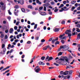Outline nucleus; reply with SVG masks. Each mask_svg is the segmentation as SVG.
<instances>
[{
	"label": "nucleus",
	"mask_w": 80,
	"mask_h": 80,
	"mask_svg": "<svg viewBox=\"0 0 80 80\" xmlns=\"http://www.w3.org/2000/svg\"><path fill=\"white\" fill-rule=\"evenodd\" d=\"M5 44H3L2 45V48L3 49V52L2 51H1L0 52L1 54H2V55H4L5 54V52H6V48H4L5 47Z\"/></svg>",
	"instance_id": "f257e3e1"
},
{
	"label": "nucleus",
	"mask_w": 80,
	"mask_h": 80,
	"mask_svg": "<svg viewBox=\"0 0 80 80\" xmlns=\"http://www.w3.org/2000/svg\"><path fill=\"white\" fill-rule=\"evenodd\" d=\"M48 48L50 50H52V48H51V47H50V46L49 45H48L42 48V50H47V48Z\"/></svg>",
	"instance_id": "f03ea898"
},
{
	"label": "nucleus",
	"mask_w": 80,
	"mask_h": 80,
	"mask_svg": "<svg viewBox=\"0 0 80 80\" xmlns=\"http://www.w3.org/2000/svg\"><path fill=\"white\" fill-rule=\"evenodd\" d=\"M64 60H65V59H62V58H60V59H59L58 60V61H56V63H59L60 64L61 63V62L59 61H64Z\"/></svg>",
	"instance_id": "7ed1b4c3"
},
{
	"label": "nucleus",
	"mask_w": 80,
	"mask_h": 80,
	"mask_svg": "<svg viewBox=\"0 0 80 80\" xmlns=\"http://www.w3.org/2000/svg\"><path fill=\"white\" fill-rule=\"evenodd\" d=\"M68 49H69V47H64V48L62 49V51H63V52H64V51H66Z\"/></svg>",
	"instance_id": "20e7f679"
},
{
	"label": "nucleus",
	"mask_w": 80,
	"mask_h": 80,
	"mask_svg": "<svg viewBox=\"0 0 80 80\" xmlns=\"http://www.w3.org/2000/svg\"><path fill=\"white\" fill-rule=\"evenodd\" d=\"M62 10H60L59 12H62L63 11H67V10H68V9H67L65 10L63 8H61Z\"/></svg>",
	"instance_id": "39448f33"
},
{
	"label": "nucleus",
	"mask_w": 80,
	"mask_h": 80,
	"mask_svg": "<svg viewBox=\"0 0 80 80\" xmlns=\"http://www.w3.org/2000/svg\"><path fill=\"white\" fill-rule=\"evenodd\" d=\"M35 56H34L33 57L32 59L31 60V62H30V63H32V62H33V60H34V59L36 58Z\"/></svg>",
	"instance_id": "423d86ee"
},
{
	"label": "nucleus",
	"mask_w": 80,
	"mask_h": 80,
	"mask_svg": "<svg viewBox=\"0 0 80 80\" xmlns=\"http://www.w3.org/2000/svg\"><path fill=\"white\" fill-rule=\"evenodd\" d=\"M38 64L40 65H44L45 63L42 62L40 61L38 62Z\"/></svg>",
	"instance_id": "0eeeda50"
},
{
	"label": "nucleus",
	"mask_w": 80,
	"mask_h": 80,
	"mask_svg": "<svg viewBox=\"0 0 80 80\" xmlns=\"http://www.w3.org/2000/svg\"><path fill=\"white\" fill-rule=\"evenodd\" d=\"M60 29L59 28H55L54 29V31L55 32H58L59 30H60Z\"/></svg>",
	"instance_id": "6e6552de"
},
{
	"label": "nucleus",
	"mask_w": 80,
	"mask_h": 80,
	"mask_svg": "<svg viewBox=\"0 0 80 80\" xmlns=\"http://www.w3.org/2000/svg\"><path fill=\"white\" fill-rule=\"evenodd\" d=\"M58 40V37H57V38L56 39H52V43H54V42L55 41Z\"/></svg>",
	"instance_id": "1a4fd4ad"
},
{
	"label": "nucleus",
	"mask_w": 80,
	"mask_h": 80,
	"mask_svg": "<svg viewBox=\"0 0 80 80\" xmlns=\"http://www.w3.org/2000/svg\"><path fill=\"white\" fill-rule=\"evenodd\" d=\"M3 11H4V10H5L6 9V6L5 5L2 6L1 7Z\"/></svg>",
	"instance_id": "9d476101"
},
{
	"label": "nucleus",
	"mask_w": 80,
	"mask_h": 80,
	"mask_svg": "<svg viewBox=\"0 0 80 80\" xmlns=\"http://www.w3.org/2000/svg\"><path fill=\"white\" fill-rule=\"evenodd\" d=\"M13 32V28H11L9 30V33H12Z\"/></svg>",
	"instance_id": "9b49d317"
},
{
	"label": "nucleus",
	"mask_w": 80,
	"mask_h": 80,
	"mask_svg": "<svg viewBox=\"0 0 80 80\" xmlns=\"http://www.w3.org/2000/svg\"><path fill=\"white\" fill-rule=\"evenodd\" d=\"M53 59V58L52 57H50L49 59L48 60V62H49V61H50V60H52Z\"/></svg>",
	"instance_id": "f8f14e48"
},
{
	"label": "nucleus",
	"mask_w": 80,
	"mask_h": 80,
	"mask_svg": "<svg viewBox=\"0 0 80 80\" xmlns=\"http://www.w3.org/2000/svg\"><path fill=\"white\" fill-rule=\"evenodd\" d=\"M19 12V11H18V10H17V12H14V15H15L16 16H18V13Z\"/></svg>",
	"instance_id": "ddd939ff"
},
{
	"label": "nucleus",
	"mask_w": 80,
	"mask_h": 80,
	"mask_svg": "<svg viewBox=\"0 0 80 80\" xmlns=\"http://www.w3.org/2000/svg\"><path fill=\"white\" fill-rule=\"evenodd\" d=\"M40 68H39L35 70V72H36V73H38V72H40Z\"/></svg>",
	"instance_id": "4468645a"
},
{
	"label": "nucleus",
	"mask_w": 80,
	"mask_h": 80,
	"mask_svg": "<svg viewBox=\"0 0 80 80\" xmlns=\"http://www.w3.org/2000/svg\"><path fill=\"white\" fill-rule=\"evenodd\" d=\"M69 74L68 73V71H65V72H64V74L65 75H67Z\"/></svg>",
	"instance_id": "2eb2a0df"
},
{
	"label": "nucleus",
	"mask_w": 80,
	"mask_h": 80,
	"mask_svg": "<svg viewBox=\"0 0 80 80\" xmlns=\"http://www.w3.org/2000/svg\"><path fill=\"white\" fill-rule=\"evenodd\" d=\"M10 72V70H8L7 71H6L5 72L3 73V75H5L6 73H8Z\"/></svg>",
	"instance_id": "dca6fc26"
},
{
	"label": "nucleus",
	"mask_w": 80,
	"mask_h": 80,
	"mask_svg": "<svg viewBox=\"0 0 80 80\" xmlns=\"http://www.w3.org/2000/svg\"><path fill=\"white\" fill-rule=\"evenodd\" d=\"M76 3V1H72L71 2V4H72L73 5V4H75Z\"/></svg>",
	"instance_id": "f3484780"
},
{
	"label": "nucleus",
	"mask_w": 80,
	"mask_h": 80,
	"mask_svg": "<svg viewBox=\"0 0 80 80\" xmlns=\"http://www.w3.org/2000/svg\"><path fill=\"white\" fill-rule=\"evenodd\" d=\"M64 73V72L63 71H61L60 72V75H65Z\"/></svg>",
	"instance_id": "a211bd4d"
},
{
	"label": "nucleus",
	"mask_w": 80,
	"mask_h": 80,
	"mask_svg": "<svg viewBox=\"0 0 80 80\" xmlns=\"http://www.w3.org/2000/svg\"><path fill=\"white\" fill-rule=\"evenodd\" d=\"M77 38L78 39H80V33L77 34Z\"/></svg>",
	"instance_id": "6ab92c4d"
},
{
	"label": "nucleus",
	"mask_w": 80,
	"mask_h": 80,
	"mask_svg": "<svg viewBox=\"0 0 80 80\" xmlns=\"http://www.w3.org/2000/svg\"><path fill=\"white\" fill-rule=\"evenodd\" d=\"M41 15H46V12H42L41 13Z\"/></svg>",
	"instance_id": "aec40b11"
},
{
	"label": "nucleus",
	"mask_w": 80,
	"mask_h": 80,
	"mask_svg": "<svg viewBox=\"0 0 80 80\" xmlns=\"http://www.w3.org/2000/svg\"><path fill=\"white\" fill-rule=\"evenodd\" d=\"M76 29H77L76 30V31L77 32H80V29H79L78 28H76Z\"/></svg>",
	"instance_id": "412c9836"
},
{
	"label": "nucleus",
	"mask_w": 80,
	"mask_h": 80,
	"mask_svg": "<svg viewBox=\"0 0 80 80\" xmlns=\"http://www.w3.org/2000/svg\"><path fill=\"white\" fill-rule=\"evenodd\" d=\"M72 67V66L70 65H68V66H67L66 67V69H67V68H71Z\"/></svg>",
	"instance_id": "4be33fe9"
},
{
	"label": "nucleus",
	"mask_w": 80,
	"mask_h": 80,
	"mask_svg": "<svg viewBox=\"0 0 80 80\" xmlns=\"http://www.w3.org/2000/svg\"><path fill=\"white\" fill-rule=\"evenodd\" d=\"M69 74H72L73 73V71L72 70H71L69 71H68Z\"/></svg>",
	"instance_id": "5701e85b"
},
{
	"label": "nucleus",
	"mask_w": 80,
	"mask_h": 80,
	"mask_svg": "<svg viewBox=\"0 0 80 80\" xmlns=\"http://www.w3.org/2000/svg\"><path fill=\"white\" fill-rule=\"evenodd\" d=\"M62 55V52H59L58 53V57H59L60 55Z\"/></svg>",
	"instance_id": "b1692460"
},
{
	"label": "nucleus",
	"mask_w": 80,
	"mask_h": 80,
	"mask_svg": "<svg viewBox=\"0 0 80 80\" xmlns=\"http://www.w3.org/2000/svg\"><path fill=\"white\" fill-rule=\"evenodd\" d=\"M28 8L32 9V6L31 5H29L28 6Z\"/></svg>",
	"instance_id": "393cba45"
},
{
	"label": "nucleus",
	"mask_w": 80,
	"mask_h": 80,
	"mask_svg": "<svg viewBox=\"0 0 80 80\" xmlns=\"http://www.w3.org/2000/svg\"><path fill=\"white\" fill-rule=\"evenodd\" d=\"M45 58V57L42 56L41 58V59L42 60H44Z\"/></svg>",
	"instance_id": "a878e982"
},
{
	"label": "nucleus",
	"mask_w": 80,
	"mask_h": 80,
	"mask_svg": "<svg viewBox=\"0 0 80 80\" xmlns=\"http://www.w3.org/2000/svg\"><path fill=\"white\" fill-rule=\"evenodd\" d=\"M14 8H15V9H18V8H19V7H18V6L16 5L15 6Z\"/></svg>",
	"instance_id": "bb28decb"
},
{
	"label": "nucleus",
	"mask_w": 80,
	"mask_h": 80,
	"mask_svg": "<svg viewBox=\"0 0 80 80\" xmlns=\"http://www.w3.org/2000/svg\"><path fill=\"white\" fill-rule=\"evenodd\" d=\"M64 47L63 46H60V47L59 48V49L60 50H61V49H62V48H63H63H64Z\"/></svg>",
	"instance_id": "cd10ccee"
},
{
	"label": "nucleus",
	"mask_w": 80,
	"mask_h": 80,
	"mask_svg": "<svg viewBox=\"0 0 80 80\" xmlns=\"http://www.w3.org/2000/svg\"><path fill=\"white\" fill-rule=\"evenodd\" d=\"M21 11L22 12H25V10L24 8H22L21 9Z\"/></svg>",
	"instance_id": "c85d7f7f"
},
{
	"label": "nucleus",
	"mask_w": 80,
	"mask_h": 80,
	"mask_svg": "<svg viewBox=\"0 0 80 80\" xmlns=\"http://www.w3.org/2000/svg\"><path fill=\"white\" fill-rule=\"evenodd\" d=\"M37 28V24H35V26L34 27V29H36V28Z\"/></svg>",
	"instance_id": "c756f323"
},
{
	"label": "nucleus",
	"mask_w": 80,
	"mask_h": 80,
	"mask_svg": "<svg viewBox=\"0 0 80 80\" xmlns=\"http://www.w3.org/2000/svg\"><path fill=\"white\" fill-rule=\"evenodd\" d=\"M63 6H64V5H63V4H62L59 7V8H61V7H63Z\"/></svg>",
	"instance_id": "7c9ffc66"
},
{
	"label": "nucleus",
	"mask_w": 80,
	"mask_h": 80,
	"mask_svg": "<svg viewBox=\"0 0 80 80\" xmlns=\"http://www.w3.org/2000/svg\"><path fill=\"white\" fill-rule=\"evenodd\" d=\"M75 8V7H72V9H71V11H73V10H74V9Z\"/></svg>",
	"instance_id": "2f4dec72"
},
{
	"label": "nucleus",
	"mask_w": 80,
	"mask_h": 80,
	"mask_svg": "<svg viewBox=\"0 0 80 80\" xmlns=\"http://www.w3.org/2000/svg\"><path fill=\"white\" fill-rule=\"evenodd\" d=\"M61 42H62L63 44H64V43H65V41L63 39H62L61 40Z\"/></svg>",
	"instance_id": "473e14b6"
},
{
	"label": "nucleus",
	"mask_w": 80,
	"mask_h": 80,
	"mask_svg": "<svg viewBox=\"0 0 80 80\" xmlns=\"http://www.w3.org/2000/svg\"><path fill=\"white\" fill-rule=\"evenodd\" d=\"M50 5V4L49 3H46L44 4V6H48Z\"/></svg>",
	"instance_id": "72a5a7b5"
},
{
	"label": "nucleus",
	"mask_w": 80,
	"mask_h": 80,
	"mask_svg": "<svg viewBox=\"0 0 80 80\" xmlns=\"http://www.w3.org/2000/svg\"><path fill=\"white\" fill-rule=\"evenodd\" d=\"M45 42V40L44 39H42L41 40V42L42 43H43V42Z\"/></svg>",
	"instance_id": "f704fd0d"
},
{
	"label": "nucleus",
	"mask_w": 80,
	"mask_h": 80,
	"mask_svg": "<svg viewBox=\"0 0 80 80\" xmlns=\"http://www.w3.org/2000/svg\"><path fill=\"white\" fill-rule=\"evenodd\" d=\"M54 65H56V66H57V67H58V66H59V64H57V63L55 62H54Z\"/></svg>",
	"instance_id": "c9c22d12"
},
{
	"label": "nucleus",
	"mask_w": 80,
	"mask_h": 80,
	"mask_svg": "<svg viewBox=\"0 0 80 80\" xmlns=\"http://www.w3.org/2000/svg\"><path fill=\"white\" fill-rule=\"evenodd\" d=\"M60 43V42L59 41H56L55 43V45H57V44H59Z\"/></svg>",
	"instance_id": "e433bc0d"
},
{
	"label": "nucleus",
	"mask_w": 80,
	"mask_h": 80,
	"mask_svg": "<svg viewBox=\"0 0 80 80\" xmlns=\"http://www.w3.org/2000/svg\"><path fill=\"white\" fill-rule=\"evenodd\" d=\"M4 37V35H3V34H1V38H3Z\"/></svg>",
	"instance_id": "4c0bfd02"
},
{
	"label": "nucleus",
	"mask_w": 80,
	"mask_h": 80,
	"mask_svg": "<svg viewBox=\"0 0 80 80\" xmlns=\"http://www.w3.org/2000/svg\"><path fill=\"white\" fill-rule=\"evenodd\" d=\"M67 30H66L65 32V34H68L69 33L67 31Z\"/></svg>",
	"instance_id": "58836bf2"
},
{
	"label": "nucleus",
	"mask_w": 80,
	"mask_h": 80,
	"mask_svg": "<svg viewBox=\"0 0 80 80\" xmlns=\"http://www.w3.org/2000/svg\"><path fill=\"white\" fill-rule=\"evenodd\" d=\"M17 28H18V27L17 26H15L14 27V30H17Z\"/></svg>",
	"instance_id": "ea45409f"
},
{
	"label": "nucleus",
	"mask_w": 80,
	"mask_h": 80,
	"mask_svg": "<svg viewBox=\"0 0 80 80\" xmlns=\"http://www.w3.org/2000/svg\"><path fill=\"white\" fill-rule=\"evenodd\" d=\"M65 21H62V22L61 23L62 24H65Z\"/></svg>",
	"instance_id": "a19ab883"
},
{
	"label": "nucleus",
	"mask_w": 80,
	"mask_h": 80,
	"mask_svg": "<svg viewBox=\"0 0 80 80\" xmlns=\"http://www.w3.org/2000/svg\"><path fill=\"white\" fill-rule=\"evenodd\" d=\"M68 35V37H70L72 36V34L71 33H69Z\"/></svg>",
	"instance_id": "79ce46f5"
},
{
	"label": "nucleus",
	"mask_w": 80,
	"mask_h": 80,
	"mask_svg": "<svg viewBox=\"0 0 80 80\" xmlns=\"http://www.w3.org/2000/svg\"><path fill=\"white\" fill-rule=\"evenodd\" d=\"M44 10L45 11L47 10V8L45 6L44 7Z\"/></svg>",
	"instance_id": "37998d69"
},
{
	"label": "nucleus",
	"mask_w": 80,
	"mask_h": 80,
	"mask_svg": "<svg viewBox=\"0 0 80 80\" xmlns=\"http://www.w3.org/2000/svg\"><path fill=\"white\" fill-rule=\"evenodd\" d=\"M27 44H30V43H31V41H28L27 42Z\"/></svg>",
	"instance_id": "c03bdc74"
},
{
	"label": "nucleus",
	"mask_w": 80,
	"mask_h": 80,
	"mask_svg": "<svg viewBox=\"0 0 80 80\" xmlns=\"http://www.w3.org/2000/svg\"><path fill=\"white\" fill-rule=\"evenodd\" d=\"M39 10H42V9H43V7H40L39 8Z\"/></svg>",
	"instance_id": "a18cd8bd"
},
{
	"label": "nucleus",
	"mask_w": 80,
	"mask_h": 80,
	"mask_svg": "<svg viewBox=\"0 0 80 80\" xmlns=\"http://www.w3.org/2000/svg\"><path fill=\"white\" fill-rule=\"evenodd\" d=\"M19 23H20V22H19V21H18L16 22V25H18V24H19Z\"/></svg>",
	"instance_id": "49530a36"
},
{
	"label": "nucleus",
	"mask_w": 80,
	"mask_h": 80,
	"mask_svg": "<svg viewBox=\"0 0 80 80\" xmlns=\"http://www.w3.org/2000/svg\"><path fill=\"white\" fill-rule=\"evenodd\" d=\"M39 39V36H37L36 38V39L37 40H38Z\"/></svg>",
	"instance_id": "de8ad7c7"
},
{
	"label": "nucleus",
	"mask_w": 80,
	"mask_h": 80,
	"mask_svg": "<svg viewBox=\"0 0 80 80\" xmlns=\"http://www.w3.org/2000/svg\"><path fill=\"white\" fill-rule=\"evenodd\" d=\"M58 77H59V78H61V77H62V78L63 77V75H61V76L60 75H59L58 76Z\"/></svg>",
	"instance_id": "09e8293b"
},
{
	"label": "nucleus",
	"mask_w": 80,
	"mask_h": 80,
	"mask_svg": "<svg viewBox=\"0 0 80 80\" xmlns=\"http://www.w3.org/2000/svg\"><path fill=\"white\" fill-rule=\"evenodd\" d=\"M58 11V9H55L54 10V12H57Z\"/></svg>",
	"instance_id": "8fccbe9b"
},
{
	"label": "nucleus",
	"mask_w": 80,
	"mask_h": 80,
	"mask_svg": "<svg viewBox=\"0 0 80 80\" xmlns=\"http://www.w3.org/2000/svg\"><path fill=\"white\" fill-rule=\"evenodd\" d=\"M53 68H54V67H51L49 68V69H53Z\"/></svg>",
	"instance_id": "3c124183"
},
{
	"label": "nucleus",
	"mask_w": 80,
	"mask_h": 80,
	"mask_svg": "<svg viewBox=\"0 0 80 80\" xmlns=\"http://www.w3.org/2000/svg\"><path fill=\"white\" fill-rule=\"evenodd\" d=\"M48 14H49V15H52V12L50 11V12H48Z\"/></svg>",
	"instance_id": "603ef678"
},
{
	"label": "nucleus",
	"mask_w": 80,
	"mask_h": 80,
	"mask_svg": "<svg viewBox=\"0 0 80 80\" xmlns=\"http://www.w3.org/2000/svg\"><path fill=\"white\" fill-rule=\"evenodd\" d=\"M8 30L7 29L5 31V33H8Z\"/></svg>",
	"instance_id": "864d4df0"
},
{
	"label": "nucleus",
	"mask_w": 80,
	"mask_h": 80,
	"mask_svg": "<svg viewBox=\"0 0 80 80\" xmlns=\"http://www.w3.org/2000/svg\"><path fill=\"white\" fill-rule=\"evenodd\" d=\"M67 38V36H65L63 37L62 38V39H63V40H64L65 39V38Z\"/></svg>",
	"instance_id": "5fc2aeb1"
},
{
	"label": "nucleus",
	"mask_w": 80,
	"mask_h": 80,
	"mask_svg": "<svg viewBox=\"0 0 80 80\" xmlns=\"http://www.w3.org/2000/svg\"><path fill=\"white\" fill-rule=\"evenodd\" d=\"M76 27L78 28H80V24H78L77 25Z\"/></svg>",
	"instance_id": "6e6d98bb"
},
{
	"label": "nucleus",
	"mask_w": 80,
	"mask_h": 80,
	"mask_svg": "<svg viewBox=\"0 0 80 80\" xmlns=\"http://www.w3.org/2000/svg\"><path fill=\"white\" fill-rule=\"evenodd\" d=\"M52 39H53L52 38H51L49 39L48 40L49 42H51L52 40Z\"/></svg>",
	"instance_id": "4d7b16f0"
},
{
	"label": "nucleus",
	"mask_w": 80,
	"mask_h": 80,
	"mask_svg": "<svg viewBox=\"0 0 80 80\" xmlns=\"http://www.w3.org/2000/svg\"><path fill=\"white\" fill-rule=\"evenodd\" d=\"M0 5H2V6H3V5H4V3H3V2H1V3H0Z\"/></svg>",
	"instance_id": "13d9d810"
},
{
	"label": "nucleus",
	"mask_w": 80,
	"mask_h": 80,
	"mask_svg": "<svg viewBox=\"0 0 80 80\" xmlns=\"http://www.w3.org/2000/svg\"><path fill=\"white\" fill-rule=\"evenodd\" d=\"M49 56H47L46 57V58L45 59V60H48V58H49Z\"/></svg>",
	"instance_id": "bf43d9fd"
},
{
	"label": "nucleus",
	"mask_w": 80,
	"mask_h": 80,
	"mask_svg": "<svg viewBox=\"0 0 80 80\" xmlns=\"http://www.w3.org/2000/svg\"><path fill=\"white\" fill-rule=\"evenodd\" d=\"M43 28L44 30H45L47 29V27L46 26H44Z\"/></svg>",
	"instance_id": "052dcab7"
},
{
	"label": "nucleus",
	"mask_w": 80,
	"mask_h": 80,
	"mask_svg": "<svg viewBox=\"0 0 80 80\" xmlns=\"http://www.w3.org/2000/svg\"><path fill=\"white\" fill-rule=\"evenodd\" d=\"M5 39H7V38H8V36L7 35H6L5 36Z\"/></svg>",
	"instance_id": "680f3d73"
},
{
	"label": "nucleus",
	"mask_w": 80,
	"mask_h": 80,
	"mask_svg": "<svg viewBox=\"0 0 80 80\" xmlns=\"http://www.w3.org/2000/svg\"><path fill=\"white\" fill-rule=\"evenodd\" d=\"M24 3V1H22L21 2V5H23Z\"/></svg>",
	"instance_id": "e2e57ef3"
},
{
	"label": "nucleus",
	"mask_w": 80,
	"mask_h": 80,
	"mask_svg": "<svg viewBox=\"0 0 80 80\" xmlns=\"http://www.w3.org/2000/svg\"><path fill=\"white\" fill-rule=\"evenodd\" d=\"M67 30V31H68V33H71V31L70 30Z\"/></svg>",
	"instance_id": "0e129e2a"
},
{
	"label": "nucleus",
	"mask_w": 80,
	"mask_h": 80,
	"mask_svg": "<svg viewBox=\"0 0 80 80\" xmlns=\"http://www.w3.org/2000/svg\"><path fill=\"white\" fill-rule=\"evenodd\" d=\"M51 4L52 5H54V2H53V1L51 2Z\"/></svg>",
	"instance_id": "69168bd1"
},
{
	"label": "nucleus",
	"mask_w": 80,
	"mask_h": 80,
	"mask_svg": "<svg viewBox=\"0 0 80 80\" xmlns=\"http://www.w3.org/2000/svg\"><path fill=\"white\" fill-rule=\"evenodd\" d=\"M25 57V55H22L21 57L22 58H23Z\"/></svg>",
	"instance_id": "338daca9"
},
{
	"label": "nucleus",
	"mask_w": 80,
	"mask_h": 80,
	"mask_svg": "<svg viewBox=\"0 0 80 80\" xmlns=\"http://www.w3.org/2000/svg\"><path fill=\"white\" fill-rule=\"evenodd\" d=\"M77 9L78 10H80V6L79 7H78L77 8Z\"/></svg>",
	"instance_id": "774afa93"
}]
</instances>
